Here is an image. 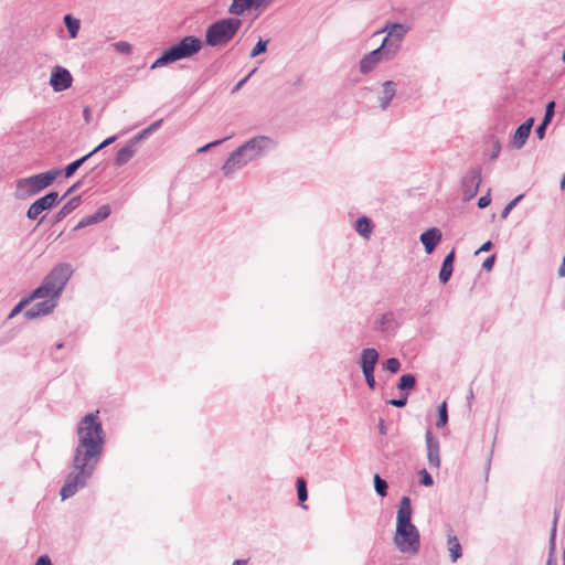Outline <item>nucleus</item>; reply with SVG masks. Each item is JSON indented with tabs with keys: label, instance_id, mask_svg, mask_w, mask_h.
Segmentation results:
<instances>
[{
	"label": "nucleus",
	"instance_id": "obj_63",
	"mask_svg": "<svg viewBox=\"0 0 565 565\" xmlns=\"http://www.w3.org/2000/svg\"><path fill=\"white\" fill-rule=\"evenodd\" d=\"M257 3H262L263 4V0H256Z\"/></svg>",
	"mask_w": 565,
	"mask_h": 565
},
{
	"label": "nucleus",
	"instance_id": "obj_52",
	"mask_svg": "<svg viewBox=\"0 0 565 565\" xmlns=\"http://www.w3.org/2000/svg\"><path fill=\"white\" fill-rule=\"evenodd\" d=\"M495 256L491 255L488 258L484 259L482 267L487 270H490L494 265Z\"/></svg>",
	"mask_w": 565,
	"mask_h": 565
},
{
	"label": "nucleus",
	"instance_id": "obj_47",
	"mask_svg": "<svg viewBox=\"0 0 565 565\" xmlns=\"http://www.w3.org/2000/svg\"><path fill=\"white\" fill-rule=\"evenodd\" d=\"M363 375H364V379H365V382H366L367 386L371 390H374L375 385H376L375 377H374V372H364Z\"/></svg>",
	"mask_w": 565,
	"mask_h": 565
},
{
	"label": "nucleus",
	"instance_id": "obj_22",
	"mask_svg": "<svg viewBox=\"0 0 565 565\" xmlns=\"http://www.w3.org/2000/svg\"><path fill=\"white\" fill-rule=\"evenodd\" d=\"M454 262H455V250H451L444 258L440 271H439V280L441 284H446L449 281L452 271H454Z\"/></svg>",
	"mask_w": 565,
	"mask_h": 565
},
{
	"label": "nucleus",
	"instance_id": "obj_18",
	"mask_svg": "<svg viewBox=\"0 0 565 565\" xmlns=\"http://www.w3.org/2000/svg\"><path fill=\"white\" fill-rule=\"evenodd\" d=\"M110 206L108 204H104L97 209V211L88 216L83 217L78 224L75 226V230L86 227L88 225L97 224L104 220H106L110 215Z\"/></svg>",
	"mask_w": 565,
	"mask_h": 565
},
{
	"label": "nucleus",
	"instance_id": "obj_32",
	"mask_svg": "<svg viewBox=\"0 0 565 565\" xmlns=\"http://www.w3.org/2000/svg\"><path fill=\"white\" fill-rule=\"evenodd\" d=\"M416 385V379L413 374H404L398 381L397 387L401 391L413 390Z\"/></svg>",
	"mask_w": 565,
	"mask_h": 565
},
{
	"label": "nucleus",
	"instance_id": "obj_6",
	"mask_svg": "<svg viewBox=\"0 0 565 565\" xmlns=\"http://www.w3.org/2000/svg\"><path fill=\"white\" fill-rule=\"evenodd\" d=\"M60 169H51L46 172L17 180L15 198L25 200L49 188L61 174Z\"/></svg>",
	"mask_w": 565,
	"mask_h": 565
},
{
	"label": "nucleus",
	"instance_id": "obj_56",
	"mask_svg": "<svg viewBox=\"0 0 565 565\" xmlns=\"http://www.w3.org/2000/svg\"><path fill=\"white\" fill-rule=\"evenodd\" d=\"M491 247H492V243L490 241H487L486 243H483L480 246V248L476 253L478 254V253H481V252H488V250H490Z\"/></svg>",
	"mask_w": 565,
	"mask_h": 565
},
{
	"label": "nucleus",
	"instance_id": "obj_10",
	"mask_svg": "<svg viewBox=\"0 0 565 565\" xmlns=\"http://www.w3.org/2000/svg\"><path fill=\"white\" fill-rule=\"evenodd\" d=\"M93 473L87 472L82 469H73L64 481L63 487L61 488L60 495L62 500H66L76 494L79 489L86 487L88 480L92 478Z\"/></svg>",
	"mask_w": 565,
	"mask_h": 565
},
{
	"label": "nucleus",
	"instance_id": "obj_38",
	"mask_svg": "<svg viewBox=\"0 0 565 565\" xmlns=\"http://www.w3.org/2000/svg\"><path fill=\"white\" fill-rule=\"evenodd\" d=\"M401 367V362L396 358H390L383 363V369L388 371L390 373L398 372Z\"/></svg>",
	"mask_w": 565,
	"mask_h": 565
},
{
	"label": "nucleus",
	"instance_id": "obj_4",
	"mask_svg": "<svg viewBox=\"0 0 565 565\" xmlns=\"http://www.w3.org/2000/svg\"><path fill=\"white\" fill-rule=\"evenodd\" d=\"M203 42L200 38L188 35L166 50L150 66L151 70L163 67L180 60L190 58L201 51Z\"/></svg>",
	"mask_w": 565,
	"mask_h": 565
},
{
	"label": "nucleus",
	"instance_id": "obj_62",
	"mask_svg": "<svg viewBox=\"0 0 565 565\" xmlns=\"http://www.w3.org/2000/svg\"><path fill=\"white\" fill-rule=\"evenodd\" d=\"M562 60H563V62H565V49H564V52H563V55H562Z\"/></svg>",
	"mask_w": 565,
	"mask_h": 565
},
{
	"label": "nucleus",
	"instance_id": "obj_53",
	"mask_svg": "<svg viewBox=\"0 0 565 565\" xmlns=\"http://www.w3.org/2000/svg\"><path fill=\"white\" fill-rule=\"evenodd\" d=\"M35 565H53L47 555H42L38 558Z\"/></svg>",
	"mask_w": 565,
	"mask_h": 565
},
{
	"label": "nucleus",
	"instance_id": "obj_34",
	"mask_svg": "<svg viewBox=\"0 0 565 565\" xmlns=\"http://www.w3.org/2000/svg\"><path fill=\"white\" fill-rule=\"evenodd\" d=\"M448 423V412H447V403L443 402L438 407V419L436 422V426L441 428L446 426Z\"/></svg>",
	"mask_w": 565,
	"mask_h": 565
},
{
	"label": "nucleus",
	"instance_id": "obj_54",
	"mask_svg": "<svg viewBox=\"0 0 565 565\" xmlns=\"http://www.w3.org/2000/svg\"><path fill=\"white\" fill-rule=\"evenodd\" d=\"M162 122H163V120L159 119V120L152 122L149 127H147L149 134H152L153 131L159 129L161 127Z\"/></svg>",
	"mask_w": 565,
	"mask_h": 565
},
{
	"label": "nucleus",
	"instance_id": "obj_26",
	"mask_svg": "<svg viewBox=\"0 0 565 565\" xmlns=\"http://www.w3.org/2000/svg\"><path fill=\"white\" fill-rule=\"evenodd\" d=\"M81 204V196H74L71 200H68L61 210L55 214L54 222H61L64 220L68 214H71L78 205Z\"/></svg>",
	"mask_w": 565,
	"mask_h": 565
},
{
	"label": "nucleus",
	"instance_id": "obj_7",
	"mask_svg": "<svg viewBox=\"0 0 565 565\" xmlns=\"http://www.w3.org/2000/svg\"><path fill=\"white\" fill-rule=\"evenodd\" d=\"M77 443L93 446H102L105 444V435L102 422L97 414H86L78 423L77 429Z\"/></svg>",
	"mask_w": 565,
	"mask_h": 565
},
{
	"label": "nucleus",
	"instance_id": "obj_57",
	"mask_svg": "<svg viewBox=\"0 0 565 565\" xmlns=\"http://www.w3.org/2000/svg\"><path fill=\"white\" fill-rule=\"evenodd\" d=\"M379 429H380V433L382 435H385L386 434V427L384 425V422L381 419L380 423H379Z\"/></svg>",
	"mask_w": 565,
	"mask_h": 565
},
{
	"label": "nucleus",
	"instance_id": "obj_58",
	"mask_svg": "<svg viewBox=\"0 0 565 565\" xmlns=\"http://www.w3.org/2000/svg\"><path fill=\"white\" fill-rule=\"evenodd\" d=\"M247 564V561L245 559H236L233 562L232 565H246Z\"/></svg>",
	"mask_w": 565,
	"mask_h": 565
},
{
	"label": "nucleus",
	"instance_id": "obj_9",
	"mask_svg": "<svg viewBox=\"0 0 565 565\" xmlns=\"http://www.w3.org/2000/svg\"><path fill=\"white\" fill-rule=\"evenodd\" d=\"M104 447L93 446L77 443L72 459L73 469H82L87 472L94 473L97 463L103 455Z\"/></svg>",
	"mask_w": 565,
	"mask_h": 565
},
{
	"label": "nucleus",
	"instance_id": "obj_41",
	"mask_svg": "<svg viewBox=\"0 0 565 565\" xmlns=\"http://www.w3.org/2000/svg\"><path fill=\"white\" fill-rule=\"evenodd\" d=\"M554 114H555V103L554 102H550L546 104L545 106V114H544V117H543V122L545 125H550L553 117H554Z\"/></svg>",
	"mask_w": 565,
	"mask_h": 565
},
{
	"label": "nucleus",
	"instance_id": "obj_51",
	"mask_svg": "<svg viewBox=\"0 0 565 565\" xmlns=\"http://www.w3.org/2000/svg\"><path fill=\"white\" fill-rule=\"evenodd\" d=\"M500 150H501V145H500V141L499 139H495L493 141V149H492V152L490 154V159L491 160H494L498 158L499 153H500Z\"/></svg>",
	"mask_w": 565,
	"mask_h": 565
},
{
	"label": "nucleus",
	"instance_id": "obj_44",
	"mask_svg": "<svg viewBox=\"0 0 565 565\" xmlns=\"http://www.w3.org/2000/svg\"><path fill=\"white\" fill-rule=\"evenodd\" d=\"M420 483L425 487H430L434 483L433 477L427 472L426 469L420 470Z\"/></svg>",
	"mask_w": 565,
	"mask_h": 565
},
{
	"label": "nucleus",
	"instance_id": "obj_46",
	"mask_svg": "<svg viewBox=\"0 0 565 565\" xmlns=\"http://www.w3.org/2000/svg\"><path fill=\"white\" fill-rule=\"evenodd\" d=\"M387 403L395 407H404L407 404V395H403L399 398H392Z\"/></svg>",
	"mask_w": 565,
	"mask_h": 565
},
{
	"label": "nucleus",
	"instance_id": "obj_48",
	"mask_svg": "<svg viewBox=\"0 0 565 565\" xmlns=\"http://www.w3.org/2000/svg\"><path fill=\"white\" fill-rule=\"evenodd\" d=\"M256 72V68H254L249 74H247L244 78H242L232 89V94L237 93L243 85L248 81V78Z\"/></svg>",
	"mask_w": 565,
	"mask_h": 565
},
{
	"label": "nucleus",
	"instance_id": "obj_50",
	"mask_svg": "<svg viewBox=\"0 0 565 565\" xmlns=\"http://www.w3.org/2000/svg\"><path fill=\"white\" fill-rule=\"evenodd\" d=\"M547 126L548 125H545L543 121H541V124L536 127L535 134L540 140L544 139Z\"/></svg>",
	"mask_w": 565,
	"mask_h": 565
},
{
	"label": "nucleus",
	"instance_id": "obj_1",
	"mask_svg": "<svg viewBox=\"0 0 565 565\" xmlns=\"http://www.w3.org/2000/svg\"><path fill=\"white\" fill-rule=\"evenodd\" d=\"M276 147L277 141L271 137L255 136L236 148L225 160L221 170L225 177L231 178L248 163L266 157Z\"/></svg>",
	"mask_w": 565,
	"mask_h": 565
},
{
	"label": "nucleus",
	"instance_id": "obj_19",
	"mask_svg": "<svg viewBox=\"0 0 565 565\" xmlns=\"http://www.w3.org/2000/svg\"><path fill=\"white\" fill-rule=\"evenodd\" d=\"M396 92L397 84L394 81H385L382 84V92L379 96V105L382 110H386L390 107V104L395 97Z\"/></svg>",
	"mask_w": 565,
	"mask_h": 565
},
{
	"label": "nucleus",
	"instance_id": "obj_11",
	"mask_svg": "<svg viewBox=\"0 0 565 565\" xmlns=\"http://www.w3.org/2000/svg\"><path fill=\"white\" fill-rule=\"evenodd\" d=\"M480 183L481 169L478 167L471 168L461 180L463 201H470L477 195Z\"/></svg>",
	"mask_w": 565,
	"mask_h": 565
},
{
	"label": "nucleus",
	"instance_id": "obj_31",
	"mask_svg": "<svg viewBox=\"0 0 565 565\" xmlns=\"http://www.w3.org/2000/svg\"><path fill=\"white\" fill-rule=\"evenodd\" d=\"M90 157H92V153H87V154L81 157L79 159L67 164L64 169L65 178H71Z\"/></svg>",
	"mask_w": 565,
	"mask_h": 565
},
{
	"label": "nucleus",
	"instance_id": "obj_59",
	"mask_svg": "<svg viewBox=\"0 0 565 565\" xmlns=\"http://www.w3.org/2000/svg\"><path fill=\"white\" fill-rule=\"evenodd\" d=\"M84 116H85V119L88 120V116H89V109L88 108L84 109Z\"/></svg>",
	"mask_w": 565,
	"mask_h": 565
},
{
	"label": "nucleus",
	"instance_id": "obj_12",
	"mask_svg": "<svg viewBox=\"0 0 565 565\" xmlns=\"http://www.w3.org/2000/svg\"><path fill=\"white\" fill-rule=\"evenodd\" d=\"M58 202H60L58 193L56 191H51V192L46 193L45 195H43L42 198L35 200L30 205V207L26 211V216H28V218L34 221L39 217V215L42 212L53 207Z\"/></svg>",
	"mask_w": 565,
	"mask_h": 565
},
{
	"label": "nucleus",
	"instance_id": "obj_15",
	"mask_svg": "<svg viewBox=\"0 0 565 565\" xmlns=\"http://www.w3.org/2000/svg\"><path fill=\"white\" fill-rule=\"evenodd\" d=\"M43 300L40 302H36L29 309L24 311V317L28 320H32L39 317L47 316L50 315L54 308L57 306V301L53 298H42Z\"/></svg>",
	"mask_w": 565,
	"mask_h": 565
},
{
	"label": "nucleus",
	"instance_id": "obj_40",
	"mask_svg": "<svg viewBox=\"0 0 565 565\" xmlns=\"http://www.w3.org/2000/svg\"><path fill=\"white\" fill-rule=\"evenodd\" d=\"M524 194H520L510 201L501 212V217L507 218L510 212L516 206V204L523 199Z\"/></svg>",
	"mask_w": 565,
	"mask_h": 565
},
{
	"label": "nucleus",
	"instance_id": "obj_25",
	"mask_svg": "<svg viewBox=\"0 0 565 565\" xmlns=\"http://www.w3.org/2000/svg\"><path fill=\"white\" fill-rule=\"evenodd\" d=\"M447 545L452 563L457 562L462 555V548L459 540L456 535L451 534V531L447 534Z\"/></svg>",
	"mask_w": 565,
	"mask_h": 565
},
{
	"label": "nucleus",
	"instance_id": "obj_14",
	"mask_svg": "<svg viewBox=\"0 0 565 565\" xmlns=\"http://www.w3.org/2000/svg\"><path fill=\"white\" fill-rule=\"evenodd\" d=\"M427 459L431 468L438 469L440 467V444L437 437L434 436L430 429L425 434Z\"/></svg>",
	"mask_w": 565,
	"mask_h": 565
},
{
	"label": "nucleus",
	"instance_id": "obj_23",
	"mask_svg": "<svg viewBox=\"0 0 565 565\" xmlns=\"http://www.w3.org/2000/svg\"><path fill=\"white\" fill-rule=\"evenodd\" d=\"M398 327L397 321L393 312H386L381 316L377 321L376 330L381 332H394Z\"/></svg>",
	"mask_w": 565,
	"mask_h": 565
},
{
	"label": "nucleus",
	"instance_id": "obj_27",
	"mask_svg": "<svg viewBox=\"0 0 565 565\" xmlns=\"http://www.w3.org/2000/svg\"><path fill=\"white\" fill-rule=\"evenodd\" d=\"M385 31H387L386 38L390 40L391 38L395 39L394 43L399 44L398 42L405 36L407 29L405 25L401 23H393L391 25H387L385 28Z\"/></svg>",
	"mask_w": 565,
	"mask_h": 565
},
{
	"label": "nucleus",
	"instance_id": "obj_55",
	"mask_svg": "<svg viewBox=\"0 0 565 565\" xmlns=\"http://www.w3.org/2000/svg\"><path fill=\"white\" fill-rule=\"evenodd\" d=\"M81 186V182L74 183L68 190L63 194L62 198H60V201L68 196L71 193H73L75 190H77Z\"/></svg>",
	"mask_w": 565,
	"mask_h": 565
},
{
	"label": "nucleus",
	"instance_id": "obj_21",
	"mask_svg": "<svg viewBox=\"0 0 565 565\" xmlns=\"http://www.w3.org/2000/svg\"><path fill=\"white\" fill-rule=\"evenodd\" d=\"M259 7H262V3H257L256 0H232L228 13L238 17L250 9H258Z\"/></svg>",
	"mask_w": 565,
	"mask_h": 565
},
{
	"label": "nucleus",
	"instance_id": "obj_36",
	"mask_svg": "<svg viewBox=\"0 0 565 565\" xmlns=\"http://www.w3.org/2000/svg\"><path fill=\"white\" fill-rule=\"evenodd\" d=\"M34 299H36V297H32V292H31L28 297H25V298L21 299V300H20V301L14 306V308L11 310V312H10V315H9V318H12V317L17 316L19 312H21V311H22V309H23L26 305H29V303H30L32 300H34Z\"/></svg>",
	"mask_w": 565,
	"mask_h": 565
},
{
	"label": "nucleus",
	"instance_id": "obj_30",
	"mask_svg": "<svg viewBox=\"0 0 565 565\" xmlns=\"http://www.w3.org/2000/svg\"><path fill=\"white\" fill-rule=\"evenodd\" d=\"M64 24L70 33V38L75 39L81 26L79 20L74 18L72 14H66L64 17Z\"/></svg>",
	"mask_w": 565,
	"mask_h": 565
},
{
	"label": "nucleus",
	"instance_id": "obj_43",
	"mask_svg": "<svg viewBox=\"0 0 565 565\" xmlns=\"http://www.w3.org/2000/svg\"><path fill=\"white\" fill-rule=\"evenodd\" d=\"M117 139L116 136H110L108 138H106L102 143H99L94 150H92L89 153H92V156H94L96 152H98L99 150L104 149L105 147H108L109 145H111L113 142H115V140Z\"/></svg>",
	"mask_w": 565,
	"mask_h": 565
},
{
	"label": "nucleus",
	"instance_id": "obj_20",
	"mask_svg": "<svg viewBox=\"0 0 565 565\" xmlns=\"http://www.w3.org/2000/svg\"><path fill=\"white\" fill-rule=\"evenodd\" d=\"M419 239L425 247V252L431 254L441 241V232L436 227H431L422 233Z\"/></svg>",
	"mask_w": 565,
	"mask_h": 565
},
{
	"label": "nucleus",
	"instance_id": "obj_16",
	"mask_svg": "<svg viewBox=\"0 0 565 565\" xmlns=\"http://www.w3.org/2000/svg\"><path fill=\"white\" fill-rule=\"evenodd\" d=\"M533 125L534 118L530 117L515 129L511 141V146L513 149L519 150L525 146Z\"/></svg>",
	"mask_w": 565,
	"mask_h": 565
},
{
	"label": "nucleus",
	"instance_id": "obj_49",
	"mask_svg": "<svg viewBox=\"0 0 565 565\" xmlns=\"http://www.w3.org/2000/svg\"><path fill=\"white\" fill-rule=\"evenodd\" d=\"M490 203H491V198H490V193L488 192L486 195H482V196L479 198L477 205H478L479 209H484Z\"/></svg>",
	"mask_w": 565,
	"mask_h": 565
},
{
	"label": "nucleus",
	"instance_id": "obj_33",
	"mask_svg": "<svg viewBox=\"0 0 565 565\" xmlns=\"http://www.w3.org/2000/svg\"><path fill=\"white\" fill-rule=\"evenodd\" d=\"M374 489L376 493L382 498L387 494L388 484L386 480L380 477V475L374 476Z\"/></svg>",
	"mask_w": 565,
	"mask_h": 565
},
{
	"label": "nucleus",
	"instance_id": "obj_42",
	"mask_svg": "<svg viewBox=\"0 0 565 565\" xmlns=\"http://www.w3.org/2000/svg\"><path fill=\"white\" fill-rule=\"evenodd\" d=\"M227 139H228V137H226V138H222V139H217V140H214V141H212V142L206 143L205 146H203V147L199 148L196 151H198L199 153H204V152L209 151L211 148L216 147V146H220L221 143H223V142H224L225 140H227Z\"/></svg>",
	"mask_w": 565,
	"mask_h": 565
},
{
	"label": "nucleus",
	"instance_id": "obj_29",
	"mask_svg": "<svg viewBox=\"0 0 565 565\" xmlns=\"http://www.w3.org/2000/svg\"><path fill=\"white\" fill-rule=\"evenodd\" d=\"M556 525H557V513L555 512V516L553 520V526L551 531V537H550V552H548V558L546 561V565H557V561L555 558V536H556Z\"/></svg>",
	"mask_w": 565,
	"mask_h": 565
},
{
	"label": "nucleus",
	"instance_id": "obj_28",
	"mask_svg": "<svg viewBox=\"0 0 565 565\" xmlns=\"http://www.w3.org/2000/svg\"><path fill=\"white\" fill-rule=\"evenodd\" d=\"M355 231L364 238H369L372 234V223L366 216H361L355 221Z\"/></svg>",
	"mask_w": 565,
	"mask_h": 565
},
{
	"label": "nucleus",
	"instance_id": "obj_37",
	"mask_svg": "<svg viewBox=\"0 0 565 565\" xmlns=\"http://www.w3.org/2000/svg\"><path fill=\"white\" fill-rule=\"evenodd\" d=\"M296 486H297V494H298L299 501L305 502L308 498L307 484H306L305 479L298 478Z\"/></svg>",
	"mask_w": 565,
	"mask_h": 565
},
{
	"label": "nucleus",
	"instance_id": "obj_3",
	"mask_svg": "<svg viewBox=\"0 0 565 565\" xmlns=\"http://www.w3.org/2000/svg\"><path fill=\"white\" fill-rule=\"evenodd\" d=\"M72 275L73 268L70 264L62 263L54 266L42 284L32 291V297L53 298L57 301Z\"/></svg>",
	"mask_w": 565,
	"mask_h": 565
},
{
	"label": "nucleus",
	"instance_id": "obj_17",
	"mask_svg": "<svg viewBox=\"0 0 565 565\" xmlns=\"http://www.w3.org/2000/svg\"><path fill=\"white\" fill-rule=\"evenodd\" d=\"M379 359L380 354L374 348L363 349L359 360V365L362 370V373L374 372Z\"/></svg>",
	"mask_w": 565,
	"mask_h": 565
},
{
	"label": "nucleus",
	"instance_id": "obj_61",
	"mask_svg": "<svg viewBox=\"0 0 565 565\" xmlns=\"http://www.w3.org/2000/svg\"><path fill=\"white\" fill-rule=\"evenodd\" d=\"M471 398H473V393H472V391H470V394H469V396H468V399H471Z\"/></svg>",
	"mask_w": 565,
	"mask_h": 565
},
{
	"label": "nucleus",
	"instance_id": "obj_24",
	"mask_svg": "<svg viewBox=\"0 0 565 565\" xmlns=\"http://www.w3.org/2000/svg\"><path fill=\"white\" fill-rule=\"evenodd\" d=\"M136 153V147L128 141L125 147L119 149L116 153L115 164L121 167L126 164Z\"/></svg>",
	"mask_w": 565,
	"mask_h": 565
},
{
	"label": "nucleus",
	"instance_id": "obj_5",
	"mask_svg": "<svg viewBox=\"0 0 565 565\" xmlns=\"http://www.w3.org/2000/svg\"><path fill=\"white\" fill-rule=\"evenodd\" d=\"M242 26L236 17L223 18L211 23L205 30V43L209 46H224L230 43Z\"/></svg>",
	"mask_w": 565,
	"mask_h": 565
},
{
	"label": "nucleus",
	"instance_id": "obj_13",
	"mask_svg": "<svg viewBox=\"0 0 565 565\" xmlns=\"http://www.w3.org/2000/svg\"><path fill=\"white\" fill-rule=\"evenodd\" d=\"M73 77L70 71L62 66H54L50 77V85L54 92H63L72 86Z\"/></svg>",
	"mask_w": 565,
	"mask_h": 565
},
{
	"label": "nucleus",
	"instance_id": "obj_35",
	"mask_svg": "<svg viewBox=\"0 0 565 565\" xmlns=\"http://www.w3.org/2000/svg\"><path fill=\"white\" fill-rule=\"evenodd\" d=\"M269 43V40H263L262 38L257 41L256 45L252 49L249 53V57L254 58L258 56L259 54H263L267 51V45Z\"/></svg>",
	"mask_w": 565,
	"mask_h": 565
},
{
	"label": "nucleus",
	"instance_id": "obj_45",
	"mask_svg": "<svg viewBox=\"0 0 565 565\" xmlns=\"http://www.w3.org/2000/svg\"><path fill=\"white\" fill-rule=\"evenodd\" d=\"M149 131L147 128L138 132L135 137H132L129 141L136 147L142 139L149 136Z\"/></svg>",
	"mask_w": 565,
	"mask_h": 565
},
{
	"label": "nucleus",
	"instance_id": "obj_60",
	"mask_svg": "<svg viewBox=\"0 0 565 565\" xmlns=\"http://www.w3.org/2000/svg\"><path fill=\"white\" fill-rule=\"evenodd\" d=\"M62 348H63V343H57V344H56V349H58V350H60V349H62Z\"/></svg>",
	"mask_w": 565,
	"mask_h": 565
},
{
	"label": "nucleus",
	"instance_id": "obj_39",
	"mask_svg": "<svg viewBox=\"0 0 565 565\" xmlns=\"http://www.w3.org/2000/svg\"><path fill=\"white\" fill-rule=\"evenodd\" d=\"M115 50L124 55H129L132 52V45L126 41H118L114 43Z\"/></svg>",
	"mask_w": 565,
	"mask_h": 565
},
{
	"label": "nucleus",
	"instance_id": "obj_8",
	"mask_svg": "<svg viewBox=\"0 0 565 565\" xmlns=\"http://www.w3.org/2000/svg\"><path fill=\"white\" fill-rule=\"evenodd\" d=\"M399 50V44L394 41H388L385 38L377 49L365 54L360 61V72L362 74H369L372 72L381 62L392 61Z\"/></svg>",
	"mask_w": 565,
	"mask_h": 565
},
{
	"label": "nucleus",
	"instance_id": "obj_2",
	"mask_svg": "<svg viewBox=\"0 0 565 565\" xmlns=\"http://www.w3.org/2000/svg\"><path fill=\"white\" fill-rule=\"evenodd\" d=\"M394 543L402 553L416 554L420 547L419 532L412 523V502L406 495L399 501Z\"/></svg>",
	"mask_w": 565,
	"mask_h": 565
},
{
	"label": "nucleus",
	"instance_id": "obj_64",
	"mask_svg": "<svg viewBox=\"0 0 565 565\" xmlns=\"http://www.w3.org/2000/svg\"><path fill=\"white\" fill-rule=\"evenodd\" d=\"M564 565H565V551H564Z\"/></svg>",
	"mask_w": 565,
	"mask_h": 565
}]
</instances>
